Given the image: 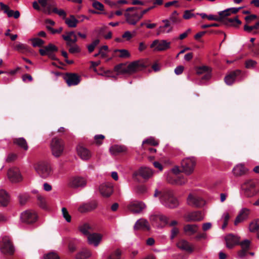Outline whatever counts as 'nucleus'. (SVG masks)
Returning <instances> with one entry per match:
<instances>
[{
	"mask_svg": "<svg viewBox=\"0 0 259 259\" xmlns=\"http://www.w3.org/2000/svg\"><path fill=\"white\" fill-rule=\"evenodd\" d=\"M150 220L152 225L158 228H162L166 226L172 227L173 228L171 231V239H174L179 233V229L176 227V226L178 225V222L175 220H173L169 222V218L166 215L160 213L154 214L151 215Z\"/></svg>",
	"mask_w": 259,
	"mask_h": 259,
	"instance_id": "1",
	"label": "nucleus"
},
{
	"mask_svg": "<svg viewBox=\"0 0 259 259\" xmlns=\"http://www.w3.org/2000/svg\"><path fill=\"white\" fill-rule=\"evenodd\" d=\"M33 8L37 10H42L46 15L54 14L59 16H66V13L62 9H58L53 0H38L33 3Z\"/></svg>",
	"mask_w": 259,
	"mask_h": 259,
	"instance_id": "2",
	"label": "nucleus"
},
{
	"mask_svg": "<svg viewBox=\"0 0 259 259\" xmlns=\"http://www.w3.org/2000/svg\"><path fill=\"white\" fill-rule=\"evenodd\" d=\"M147 67V64L142 60L133 61L126 66L125 63H120L114 67V70L119 74H133L142 70Z\"/></svg>",
	"mask_w": 259,
	"mask_h": 259,
	"instance_id": "3",
	"label": "nucleus"
},
{
	"mask_svg": "<svg viewBox=\"0 0 259 259\" xmlns=\"http://www.w3.org/2000/svg\"><path fill=\"white\" fill-rule=\"evenodd\" d=\"M204 18L205 17H203ZM208 20L214 21L209 23V26L220 27L222 26L237 27L241 24L238 17H205Z\"/></svg>",
	"mask_w": 259,
	"mask_h": 259,
	"instance_id": "4",
	"label": "nucleus"
},
{
	"mask_svg": "<svg viewBox=\"0 0 259 259\" xmlns=\"http://www.w3.org/2000/svg\"><path fill=\"white\" fill-rule=\"evenodd\" d=\"M160 200L163 205L169 208H175L179 205L178 200L174 196L173 192L171 190L163 192L160 195Z\"/></svg>",
	"mask_w": 259,
	"mask_h": 259,
	"instance_id": "5",
	"label": "nucleus"
},
{
	"mask_svg": "<svg viewBox=\"0 0 259 259\" xmlns=\"http://www.w3.org/2000/svg\"><path fill=\"white\" fill-rule=\"evenodd\" d=\"M258 182L257 180H248L244 183L242 189L246 197H253L259 192V189L256 187Z\"/></svg>",
	"mask_w": 259,
	"mask_h": 259,
	"instance_id": "6",
	"label": "nucleus"
},
{
	"mask_svg": "<svg viewBox=\"0 0 259 259\" xmlns=\"http://www.w3.org/2000/svg\"><path fill=\"white\" fill-rule=\"evenodd\" d=\"M257 17H245L246 24L244 26V31L252 32L254 34H259V20L255 21Z\"/></svg>",
	"mask_w": 259,
	"mask_h": 259,
	"instance_id": "7",
	"label": "nucleus"
},
{
	"mask_svg": "<svg viewBox=\"0 0 259 259\" xmlns=\"http://www.w3.org/2000/svg\"><path fill=\"white\" fill-rule=\"evenodd\" d=\"M51 147L52 154L56 157H59L64 151V143L62 140L55 138L52 140Z\"/></svg>",
	"mask_w": 259,
	"mask_h": 259,
	"instance_id": "8",
	"label": "nucleus"
},
{
	"mask_svg": "<svg viewBox=\"0 0 259 259\" xmlns=\"http://www.w3.org/2000/svg\"><path fill=\"white\" fill-rule=\"evenodd\" d=\"M174 174L169 176L167 178V181L168 183L172 184L181 185L184 184L187 180L185 177L183 175L179 174L180 170L179 167H176L172 169Z\"/></svg>",
	"mask_w": 259,
	"mask_h": 259,
	"instance_id": "9",
	"label": "nucleus"
},
{
	"mask_svg": "<svg viewBox=\"0 0 259 259\" xmlns=\"http://www.w3.org/2000/svg\"><path fill=\"white\" fill-rule=\"evenodd\" d=\"M0 250L5 255H13L15 248L8 237L5 236L3 238L2 241L0 242Z\"/></svg>",
	"mask_w": 259,
	"mask_h": 259,
	"instance_id": "10",
	"label": "nucleus"
},
{
	"mask_svg": "<svg viewBox=\"0 0 259 259\" xmlns=\"http://www.w3.org/2000/svg\"><path fill=\"white\" fill-rule=\"evenodd\" d=\"M195 165L196 159L194 157L185 158L181 162L182 171L190 175L193 172Z\"/></svg>",
	"mask_w": 259,
	"mask_h": 259,
	"instance_id": "11",
	"label": "nucleus"
},
{
	"mask_svg": "<svg viewBox=\"0 0 259 259\" xmlns=\"http://www.w3.org/2000/svg\"><path fill=\"white\" fill-rule=\"evenodd\" d=\"M35 169L38 175L43 178H47L51 172L49 164L46 161L38 162L35 166Z\"/></svg>",
	"mask_w": 259,
	"mask_h": 259,
	"instance_id": "12",
	"label": "nucleus"
},
{
	"mask_svg": "<svg viewBox=\"0 0 259 259\" xmlns=\"http://www.w3.org/2000/svg\"><path fill=\"white\" fill-rule=\"evenodd\" d=\"M64 79L68 86H74L78 84L81 80V77L75 73L67 72L64 76Z\"/></svg>",
	"mask_w": 259,
	"mask_h": 259,
	"instance_id": "13",
	"label": "nucleus"
},
{
	"mask_svg": "<svg viewBox=\"0 0 259 259\" xmlns=\"http://www.w3.org/2000/svg\"><path fill=\"white\" fill-rule=\"evenodd\" d=\"M37 217L35 212L31 210H26L21 214L22 221L28 224L35 223L37 221Z\"/></svg>",
	"mask_w": 259,
	"mask_h": 259,
	"instance_id": "14",
	"label": "nucleus"
},
{
	"mask_svg": "<svg viewBox=\"0 0 259 259\" xmlns=\"http://www.w3.org/2000/svg\"><path fill=\"white\" fill-rule=\"evenodd\" d=\"M170 42L166 40H154L150 45L151 48L155 47V50L158 51H165L170 47Z\"/></svg>",
	"mask_w": 259,
	"mask_h": 259,
	"instance_id": "15",
	"label": "nucleus"
},
{
	"mask_svg": "<svg viewBox=\"0 0 259 259\" xmlns=\"http://www.w3.org/2000/svg\"><path fill=\"white\" fill-rule=\"evenodd\" d=\"M188 205L196 207H201L205 204V201L201 198L190 194L187 198Z\"/></svg>",
	"mask_w": 259,
	"mask_h": 259,
	"instance_id": "16",
	"label": "nucleus"
},
{
	"mask_svg": "<svg viewBox=\"0 0 259 259\" xmlns=\"http://www.w3.org/2000/svg\"><path fill=\"white\" fill-rule=\"evenodd\" d=\"M177 17H170L169 20L166 19L163 20V24L159 26L158 30L159 32H170L172 29L171 24L175 23L177 22Z\"/></svg>",
	"mask_w": 259,
	"mask_h": 259,
	"instance_id": "17",
	"label": "nucleus"
},
{
	"mask_svg": "<svg viewBox=\"0 0 259 259\" xmlns=\"http://www.w3.org/2000/svg\"><path fill=\"white\" fill-rule=\"evenodd\" d=\"M239 239V237L232 234L226 235L225 240L227 247L231 249L236 245H240Z\"/></svg>",
	"mask_w": 259,
	"mask_h": 259,
	"instance_id": "18",
	"label": "nucleus"
},
{
	"mask_svg": "<svg viewBox=\"0 0 259 259\" xmlns=\"http://www.w3.org/2000/svg\"><path fill=\"white\" fill-rule=\"evenodd\" d=\"M7 174L9 180L13 183L19 182L22 180L19 170L17 168H10Z\"/></svg>",
	"mask_w": 259,
	"mask_h": 259,
	"instance_id": "19",
	"label": "nucleus"
},
{
	"mask_svg": "<svg viewBox=\"0 0 259 259\" xmlns=\"http://www.w3.org/2000/svg\"><path fill=\"white\" fill-rule=\"evenodd\" d=\"M86 180L80 177H75L70 179L69 186L71 188L83 187L86 185Z\"/></svg>",
	"mask_w": 259,
	"mask_h": 259,
	"instance_id": "20",
	"label": "nucleus"
},
{
	"mask_svg": "<svg viewBox=\"0 0 259 259\" xmlns=\"http://www.w3.org/2000/svg\"><path fill=\"white\" fill-rule=\"evenodd\" d=\"M97 206V201L93 200L80 205L78 208V210L81 213L89 212L95 209Z\"/></svg>",
	"mask_w": 259,
	"mask_h": 259,
	"instance_id": "21",
	"label": "nucleus"
},
{
	"mask_svg": "<svg viewBox=\"0 0 259 259\" xmlns=\"http://www.w3.org/2000/svg\"><path fill=\"white\" fill-rule=\"evenodd\" d=\"M99 191L103 197H109L113 192V186L110 184H102L99 187Z\"/></svg>",
	"mask_w": 259,
	"mask_h": 259,
	"instance_id": "22",
	"label": "nucleus"
},
{
	"mask_svg": "<svg viewBox=\"0 0 259 259\" xmlns=\"http://www.w3.org/2000/svg\"><path fill=\"white\" fill-rule=\"evenodd\" d=\"M134 175V176L139 175L143 179L148 180L152 176L153 171L151 169L148 167H141L139 169L138 171L135 172Z\"/></svg>",
	"mask_w": 259,
	"mask_h": 259,
	"instance_id": "23",
	"label": "nucleus"
},
{
	"mask_svg": "<svg viewBox=\"0 0 259 259\" xmlns=\"http://www.w3.org/2000/svg\"><path fill=\"white\" fill-rule=\"evenodd\" d=\"M145 205L142 202L134 201L128 206V209L133 213H139L145 208Z\"/></svg>",
	"mask_w": 259,
	"mask_h": 259,
	"instance_id": "24",
	"label": "nucleus"
},
{
	"mask_svg": "<svg viewBox=\"0 0 259 259\" xmlns=\"http://www.w3.org/2000/svg\"><path fill=\"white\" fill-rule=\"evenodd\" d=\"M58 51V48L56 46L50 43L48 45L44 47V49H39V53L41 56H44L54 52H57Z\"/></svg>",
	"mask_w": 259,
	"mask_h": 259,
	"instance_id": "25",
	"label": "nucleus"
},
{
	"mask_svg": "<svg viewBox=\"0 0 259 259\" xmlns=\"http://www.w3.org/2000/svg\"><path fill=\"white\" fill-rule=\"evenodd\" d=\"M102 238V236L98 233H91L88 236V241L90 244H93L95 246H97L100 244Z\"/></svg>",
	"mask_w": 259,
	"mask_h": 259,
	"instance_id": "26",
	"label": "nucleus"
},
{
	"mask_svg": "<svg viewBox=\"0 0 259 259\" xmlns=\"http://www.w3.org/2000/svg\"><path fill=\"white\" fill-rule=\"evenodd\" d=\"M250 242L249 240L246 239L241 242L240 245L242 249L238 251V255L240 258H243L246 256L247 252L249 248Z\"/></svg>",
	"mask_w": 259,
	"mask_h": 259,
	"instance_id": "27",
	"label": "nucleus"
},
{
	"mask_svg": "<svg viewBox=\"0 0 259 259\" xmlns=\"http://www.w3.org/2000/svg\"><path fill=\"white\" fill-rule=\"evenodd\" d=\"M134 228L135 230L149 231L150 230V226L146 220L141 219L136 222Z\"/></svg>",
	"mask_w": 259,
	"mask_h": 259,
	"instance_id": "28",
	"label": "nucleus"
},
{
	"mask_svg": "<svg viewBox=\"0 0 259 259\" xmlns=\"http://www.w3.org/2000/svg\"><path fill=\"white\" fill-rule=\"evenodd\" d=\"M197 74H202L204 73V75L202 77V80H207L210 77V68L206 66H202L198 67L196 70Z\"/></svg>",
	"mask_w": 259,
	"mask_h": 259,
	"instance_id": "29",
	"label": "nucleus"
},
{
	"mask_svg": "<svg viewBox=\"0 0 259 259\" xmlns=\"http://www.w3.org/2000/svg\"><path fill=\"white\" fill-rule=\"evenodd\" d=\"M78 155L83 160H88L91 157V153L86 148L82 146L78 145L77 148Z\"/></svg>",
	"mask_w": 259,
	"mask_h": 259,
	"instance_id": "30",
	"label": "nucleus"
},
{
	"mask_svg": "<svg viewBox=\"0 0 259 259\" xmlns=\"http://www.w3.org/2000/svg\"><path fill=\"white\" fill-rule=\"evenodd\" d=\"M241 72L240 70H236L231 72L227 75L224 78L225 81L228 85H231L234 82L235 79L241 74Z\"/></svg>",
	"mask_w": 259,
	"mask_h": 259,
	"instance_id": "31",
	"label": "nucleus"
},
{
	"mask_svg": "<svg viewBox=\"0 0 259 259\" xmlns=\"http://www.w3.org/2000/svg\"><path fill=\"white\" fill-rule=\"evenodd\" d=\"M249 212L250 210L249 209L247 208H242L237 216L234 222V225H237L239 223L247 219Z\"/></svg>",
	"mask_w": 259,
	"mask_h": 259,
	"instance_id": "32",
	"label": "nucleus"
},
{
	"mask_svg": "<svg viewBox=\"0 0 259 259\" xmlns=\"http://www.w3.org/2000/svg\"><path fill=\"white\" fill-rule=\"evenodd\" d=\"M203 217L200 211H193L189 213L186 217L187 221H200L202 220Z\"/></svg>",
	"mask_w": 259,
	"mask_h": 259,
	"instance_id": "33",
	"label": "nucleus"
},
{
	"mask_svg": "<svg viewBox=\"0 0 259 259\" xmlns=\"http://www.w3.org/2000/svg\"><path fill=\"white\" fill-rule=\"evenodd\" d=\"M241 9V7L229 8L219 12V16H229L232 14H236Z\"/></svg>",
	"mask_w": 259,
	"mask_h": 259,
	"instance_id": "34",
	"label": "nucleus"
},
{
	"mask_svg": "<svg viewBox=\"0 0 259 259\" xmlns=\"http://www.w3.org/2000/svg\"><path fill=\"white\" fill-rule=\"evenodd\" d=\"M177 245L178 247L181 249L186 250L188 252H192L193 250L189 243L185 240H181L179 241L177 243Z\"/></svg>",
	"mask_w": 259,
	"mask_h": 259,
	"instance_id": "35",
	"label": "nucleus"
},
{
	"mask_svg": "<svg viewBox=\"0 0 259 259\" xmlns=\"http://www.w3.org/2000/svg\"><path fill=\"white\" fill-rule=\"evenodd\" d=\"M10 197L8 193L4 190H0V203L6 206L9 202Z\"/></svg>",
	"mask_w": 259,
	"mask_h": 259,
	"instance_id": "36",
	"label": "nucleus"
},
{
	"mask_svg": "<svg viewBox=\"0 0 259 259\" xmlns=\"http://www.w3.org/2000/svg\"><path fill=\"white\" fill-rule=\"evenodd\" d=\"M91 255V251L86 248L82 249L75 255L76 259H87Z\"/></svg>",
	"mask_w": 259,
	"mask_h": 259,
	"instance_id": "37",
	"label": "nucleus"
},
{
	"mask_svg": "<svg viewBox=\"0 0 259 259\" xmlns=\"http://www.w3.org/2000/svg\"><path fill=\"white\" fill-rule=\"evenodd\" d=\"M126 148L124 146L113 145L110 148V152L114 155H117L121 153L125 152Z\"/></svg>",
	"mask_w": 259,
	"mask_h": 259,
	"instance_id": "38",
	"label": "nucleus"
},
{
	"mask_svg": "<svg viewBox=\"0 0 259 259\" xmlns=\"http://www.w3.org/2000/svg\"><path fill=\"white\" fill-rule=\"evenodd\" d=\"M79 230L83 235L88 236L93 231L92 227L87 223L80 225L79 227Z\"/></svg>",
	"mask_w": 259,
	"mask_h": 259,
	"instance_id": "39",
	"label": "nucleus"
},
{
	"mask_svg": "<svg viewBox=\"0 0 259 259\" xmlns=\"http://www.w3.org/2000/svg\"><path fill=\"white\" fill-rule=\"evenodd\" d=\"M63 18L65 24H67L69 27H75L79 22V20L76 19L75 17H63Z\"/></svg>",
	"mask_w": 259,
	"mask_h": 259,
	"instance_id": "40",
	"label": "nucleus"
},
{
	"mask_svg": "<svg viewBox=\"0 0 259 259\" xmlns=\"http://www.w3.org/2000/svg\"><path fill=\"white\" fill-rule=\"evenodd\" d=\"M13 143L23 148L25 150H27L28 149L26 141L23 138L14 139Z\"/></svg>",
	"mask_w": 259,
	"mask_h": 259,
	"instance_id": "41",
	"label": "nucleus"
},
{
	"mask_svg": "<svg viewBox=\"0 0 259 259\" xmlns=\"http://www.w3.org/2000/svg\"><path fill=\"white\" fill-rule=\"evenodd\" d=\"M245 168L242 164L236 165L233 169V172L236 176H240L245 173Z\"/></svg>",
	"mask_w": 259,
	"mask_h": 259,
	"instance_id": "42",
	"label": "nucleus"
},
{
	"mask_svg": "<svg viewBox=\"0 0 259 259\" xmlns=\"http://www.w3.org/2000/svg\"><path fill=\"white\" fill-rule=\"evenodd\" d=\"M198 228V226L196 225L188 224L185 226L184 231L192 235L197 232Z\"/></svg>",
	"mask_w": 259,
	"mask_h": 259,
	"instance_id": "43",
	"label": "nucleus"
},
{
	"mask_svg": "<svg viewBox=\"0 0 259 259\" xmlns=\"http://www.w3.org/2000/svg\"><path fill=\"white\" fill-rule=\"evenodd\" d=\"M15 49L21 53H26L30 51L27 45L21 43L16 45L15 46Z\"/></svg>",
	"mask_w": 259,
	"mask_h": 259,
	"instance_id": "44",
	"label": "nucleus"
},
{
	"mask_svg": "<svg viewBox=\"0 0 259 259\" xmlns=\"http://www.w3.org/2000/svg\"><path fill=\"white\" fill-rule=\"evenodd\" d=\"M120 53L118 56L120 58H128L130 57V54L128 51L125 49H116L114 51V54L116 55L117 53Z\"/></svg>",
	"mask_w": 259,
	"mask_h": 259,
	"instance_id": "45",
	"label": "nucleus"
},
{
	"mask_svg": "<svg viewBox=\"0 0 259 259\" xmlns=\"http://www.w3.org/2000/svg\"><path fill=\"white\" fill-rule=\"evenodd\" d=\"M0 7L1 11L6 14L7 16H13L12 15L13 10H10L9 7L8 5H5L2 2H0Z\"/></svg>",
	"mask_w": 259,
	"mask_h": 259,
	"instance_id": "46",
	"label": "nucleus"
},
{
	"mask_svg": "<svg viewBox=\"0 0 259 259\" xmlns=\"http://www.w3.org/2000/svg\"><path fill=\"white\" fill-rule=\"evenodd\" d=\"M121 251L119 249H117L111 252L107 257V259H120Z\"/></svg>",
	"mask_w": 259,
	"mask_h": 259,
	"instance_id": "47",
	"label": "nucleus"
},
{
	"mask_svg": "<svg viewBox=\"0 0 259 259\" xmlns=\"http://www.w3.org/2000/svg\"><path fill=\"white\" fill-rule=\"evenodd\" d=\"M193 10H186L183 15V16H195L196 15H200V16H214L212 15H207L205 13H196L194 14L193 13Z\"/></svg>",
	"mask_w": 259,
	"mask_h": 259,
	"instance_id": "48",
	"label": "nucleus"
},
{
	"mask_svg": "<svg viewBox=\"0 0 259 259\" xmlns=\"http://www.w3.org/2000/svg\"><path fill=\"white\" fill-rule=\"evenodd\" d=\"M259 230V219H257L251 223L249 225V230L251 232H254Z\"/></svg>",
	"mask_w": 259,
	"mask_h": 259,
	"instance_id": "49",
	"label": "nucleus"
},
{
	"mask_svg": "<svg viewBox=\"0 0 259 259\" xmlns=\"http://www.w3.org/2000/svg\"><path fill=\"white\" fill-rule=\"evenodd\" d=\"M37 203L41 208L45 209L47 208L46 201L44 197L40 195L37 196Z\"/></svg>",
	"mask_w": 259,
	"mask_h": 259,
	"instance_id": "50",
	"label": "nucleus"
},
{
	"mask_svg": "<svg viewBox=\"0 0 259 259\" xmlns=\"http://www.w3.org/2000/svg\"><path fill=\"white\" fill-rule=\"evenodd\" d=\"M75 34L74 32L73 31L67 32L66 33V35H63L62 37L63 38L67 41L66 45L68 46H71V44L69 43V40H71V37H73V36Z\"/></svg>",
	"mask_w": 259,
	"mask_h": 259,
	"instance_id": "51",
	"label": "nucleus"
},
{
	"mask_svg": "<svg viewBox=\"0 0 259 259\" xmlns=\"http://www.w3.org/2000/svg\"><path fill=\"white\" fill-rule=\"evenodd\" d=\"M31 41L32 42V46L34 47H42L43 45L45 44V41L39 38H31L30 39Z\"/></svg>",
	"mask_w": 259,
	"mask_h": 259,
	"instance_id": "52",
	"label": "nucleus"
},
{
	"mask_svg": "<svg viewBox=\"0 0 259 259\" xmlns=\"http://www.w3.org/2000/svg\"><path fill=\"white\" fill-rule=\"evenodd\" d=\"M108 27L106 26H103L101 27H97L95 31L97 33L98 36H104Z\"/></svg>",
	"mask_w": 259,
	"mask_h": 259,
	"instance_id": "53",
	"label": "nucleus"
},
{
	"mask_svg": "<svg viewBox=\"0 0 259 259\" xmlns=\"http://www.w3.org/2000/svg\"><path fill=\"white\" fill-rule=\"evenodd\" d=\"M100 43V40L99 39H96L94 40L90 45L87 46V48L88 51L90 53H92L99 44Z\"/></svg>",
	"mask_w": 259,
	"mask_h": 259,
	"instance_id": "54",
	"label": "nucleus"
},
{
	"mask_svg": "<svg viewBox=\"0 0 259 259\" xmlns=\"http://www.w3.org/2000/svg\"><path fill=\"white\" fill-rule=\"evenodd\" d=\"M153 8H154V6H152L143 10H142L141 8H138L137 13L134 14L133 16H143L145 15L147 12L152 9Z\"/></svg>",
	"mask_w": 259,
	"mask_h": 259,
	"instance_id": "55",
	"label": "nucleus"
},
{
	"mask_svg": "<svg viewBox=\"0 0 259 259\" xmlns=\"http://www.w3.org/2000/svg\"><path fill=\"white\" fill-rule=\"evenodd\" d=\"M45 259H60L59 255L55 252L51 251L44 255Z\"/></svg>",
	"mask_w": 259,
	"mask_h": 259,
	"instance_id": "56",
	"label": "nucleus"
},
{
	"mask_svg": "<svg viewBox=\"0 0 259 259\" xmlns=\"http://www.w3.org/2000/svg\"><path fill=\"white\" fill-rule=\"evenodd\" d=\"M125 21L130 25H135L141 17H125Z\"/></svg>",
	"mask_w": 259,
	"mask_h": 259,
	"instance_id": "57",
	"label": "nucleus"
},
{
	"mask_svg": "<svg viewBox=\"0 0 259 259\" xmlns=\"http://www.w3.org/2000/svg\"><path fill=\"white\" fill-rule=\"evenodd\" d=\"M62 212L63 218L65 219V220L67 222H70L71 221V217L69 214L67 209L65 207H63L62 208Z\"/></svg>",
	"mask_w": 259,
	"mask_h": 259,
	"instance_id": "58",
	"label": "nucleus"
},
{
	"mask_svg": "<svg viewBox=\"0 0 259 259\" xmlns=\"http://www.w3.org/2000/svg\"><path fill=\"white\" fill-rule=\"evenodd\" d=\"M93 7L96 10L100 11H104V5L99 2L95 1L93 3Z\"/></svg>",
	"mask_w": 259,
	"mask_h": 259,
	"instance_id": "59",
	"label": "nucleus"
},
{
	"mask_svg": "<svg viewBox=\"0 0 259 259\" xmlns=\"http://www.w3.org/2000/svg\"><path fill=\"white\" fill-rule=\"evenodd\" d=\"M104 139L105 136L102 135H96L94 137L96 143L98 145H100L102 144V142L101 141L103 140Z\"/></svg>",
	"mask_w": 259,
	"mask_h": 259,
	"instance_id": "60",
	"label": "nucleus"
},
{
	"mask_svg": "<svg viewBox=\"0 0 259 259\" xmlns=\"http://www.w3.org/2000/svg\"><path fill=\"white\" fill-rule=\"evenodd\" d=\"M29 199L27 195H23L19 196V202L21 205L25 204Z\"/></svg>",
	"mask_w": 259,
	"mask_h": 259,
	"instance_id": "61",
	"label": "nucleus"
},
{
	"mask_svg": "<svg viewBox=\"0 0 259 259\" xmlns=\"http://www.w3.org/2000/svg\"><path fill=\"white\" fill-rule=\"evenodd\" d=\"M143 144H148L149 145L155 146L158 144V143L157 141H156L154 139L150 138L144 141L143 142Z\"/></svg>",
	"mask_w": 259,
	"mask_h": 259,
	"instance_id": "62",
	"label": "nucleus"
},
{
	"mask_svg": "<svg viewBox=\"0 0 259 259\" xmlns=\"http://www.w3.org/2000/svg\"><path fill=\"white\" fill-rule=\"evenodd\" d=\"M256 64L255 61L252 60H247L245 62V67L247 68H251L253 67Z\"/></svg>",
	"mask_w": 259,
	"mask_h": 259,
	"instance_id": "63",
	"label": "nucleus"
},
{
	"mask_svg": "<svg viewBox=\"0 0 259 259\" xmlns=\"http://www.w3.org/2000/svg\"><path fill=\"white\" fill-rule=\"evenodd\" d=\"M133 37V35L128 31H125L122 35V37L126 39V40H130Z\"/></svg>",
	"mask_w": 259,
	"mask_h": 259,
	"instance_id": "64",
	"label": "nucleus"
}]
</instances>
